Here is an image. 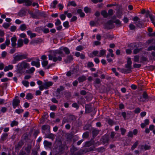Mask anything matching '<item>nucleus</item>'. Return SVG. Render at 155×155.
Returning <instances> with one entry per match:
<instances>
[{"label": "nucleus", "mask_w": 155, "mask_h": 155, "mask_svg": "<svg viewBox=\"0 0 155 155\" xmlns=\"http://www.w3.org/2000/svg\"><path fill=\"white\" fill-rule=\"evenodd\" d=\"M26 153L22 150H21L17 155H26Z\"/></svg>", "instance_id": "obj_58"}, {"label": "nucleus", "mask_w": 155, "mask_h": 155, "mask_svg": "<svg viewBox=\"0 0 155 155\" xmlns=\"http://www.w3.org/2000/svg\"><path fill=\"white\" fill-rule=\"evenodd\" d=\"M141 66L140 64H135L134 65V67L136 68H139Z\"/></svg>", "instance_id": "obj_62"}, {"label": "nucleus", "mask_w": 155, "mask_h": 155, "mask_svg": "<svg viewBox=\"0 0 155 155\" xmlns=\"http://www.w3.org/2000/svg\"><path fill=\"white\" fill-rule=\"evenodd\" d=\"M57 107L56 105H51L50 107V109L53 111H54L57 109Z\"/></svg>", "instance_id": "obj_46"}, {"label": "nucleus", "mask_w": 155, "mask_h": 155, "mask_svg": "<svg viewBox=\"0 0 155 155\" xmlns=\"http://www.w3.org/2000/svg\"><path fill=\"white\" fill-rule=\"evenodd\" d=\"M145 16L146 18H148L149 17L151 20L152 22L153 25L155 27V16H153L152 14H150V12L148 10H147L146 12Z\"/></svg>", "instance_id": "obj_6"}, {"label": "nucleus", "mask_w": 155, "mask_h": 155, "mask_svg": "<svg viewBox=\"0 0 155 155\" xmlns=\"http://www.w3.org/2000/svg\"><path fill=\"white\" fill-rule=\"evenodd\" d=\"M21 140H23L27 141L28 140V135L27 133H26L23 134L21 137Z\"/></svg>", "instance_id": "obj_20"}, {"label": "nucleus", "mask_w": 155, "mask_h": 155, "mask_svg": "<svg viewBox=\"0 0 155 155\" xmlns=\"http://www.w3.org/2000/svg\"><path fill=\"white\" fill-rule=\"evenodd\" d=\"M19 28L21 31H24L26 29L27 27L25 24H23L20 26Z\"/></svg>", "instance_id": "obj_30"}, {"label": "nucleus", "mask_w": 155, "mask_h": 155, "mask_svg": "<svg viewBox=\"0 0 155 155\" xmlns=\"http://www.w3.org/2000/svg\"><path fill=\"white\" fill-rule=\"evenodd\" d=\"M152 50L155 51V45L150 46L148 48V51H151Z\"/></svg>", "instance_id": "obj_54"}, {"label": "nucleus", "mask_w": 155, "mask_h": 155, "mask_svg": "<svg viewBox=\"0 0 155 155\" xmlns=\"http://www.w3.org/2000/svg\"><path fill=\"white\" fill-rule=\"evenodd\" d=\"M33 98V96L31 93H28L26 96V98L28 100H31Z\"/></svg>", "instance_id": "obj_26"}, {"label": "nucleus", "mask_w": 155, "mask_h": 155, "mask_svg": "<svg viewBox=\"0 0 155 155\" xmlns=\"http://www.w3.org/2000/svg\"><path fill=\"white\" fill-rule=\"evenodd\" d=\"M70 5H71L73 6H76V4L74 2L72 1L69 2L67 6H68Z\"/></svg>", "instance_id": "obj_38"}, {"label": "nucleus", "mask_w": 155, "mask_h": 155, "mask_svg": "<svg viewBox=\"0 0 155 155\" xmlns=\"http://www.w3.org/2000/svg\"><path fill=\"white\" fill-rule=\"evenodd\" d=\"M7 54V53L5 51H3L2 53L1 56L2 58H5L6 57Z\"/></svg>", "instance_id": "obj_59"}, {"label": "nucleus", "mask_w": 155, "mask_h": 155, "mask_svg": "<svg viewBox=\"0 0 155 155\" xmlns=\"http://www.w3.org/2000/svg\"><path fill=\"white\" fill-rule=\"evenodd\" d=\"M64 87L62 86H60L59 88L57 89L56 92L60 94L61 91L64 90Z\"/></svg>", "instance_id": "obj_29"}, {"label": "nucleus", "mask_w": 155, "mask_h": 155, "mask_svg": "<svg viewBox=\"0 0 155 155\" xmlns=\"http://www.w3.org/2000/svg\"><path fill=\"white\" fill-rule=\"evenodd\" d=\"M114 23H116L118 25H119L120 26L121 25V23L119 20L117 19L115 21H113Z\"/></svg>", "instance_id": "obj_60"}, {"label": "nucleus", "mask_w": 155, "mask_h": 155, "mask_svg": "<svg viewBox=\"0 0 155 155\" xmlns=\"http://www.w3.org/2000/svg\"><path fill=\"white\" fill-rule=\"evenodd\" d=\"M138 144V141H136L132 146L131 147V150H134L137 147Z\"/></svg>", "instance_id": "obj_34"}, {"label": "nucleus", "mask_w": 155, "mask_h": 155, "mask_svg": "<svg viewBox=\"0 0 155 155\" xmlns=\"http://www.w3.org/2000/svg\"><path fill=\"white\" fill-rule=\"evenodd\" d=\"M16 27L15 26H12L10 27V30L12 32H14L16 29Z\"/></svg>", "instance_id": "obj_53"}, {"label": "nucleus", "mask_w": 155, "mask_h": 155, "mask_svg": "<svg viewBox=\"0 0 155 155\" xmlns=\"http://www.w3.org/2000/svg\"><path fill=\"white\" fill-rule=\"evenodd\" d=\"M10 26V24L7 23H4L3 25V26L5 28H7Z\"/></svg>", "instance_id": "obj_45"}, {"label": "nucleus", "mask_w": 155, "mask_h": 155, "mask_svg": "<svg viewBox=\"0 0 155 155\" xmlns=\"http://www.w3.org/2000/svg\"><path fill=\"white\" fill-rule=\"evenodd\" d=\"M31 15L32 18H37V16L36 15L34 14L32 12H28Z\"/></svg>", "instance_id": "obj_40"}, {"label": "nucleus", "mask_w": 155, "mask_h": 155, "mask_svg": "<svg viewBox=\"0 0 155 155\" xmlns=\"http://www.w3.org/2000/svg\"><path fill=\"white\" fill-rule=\"evenodd\" d=\"M63 26L66 28H68L69 27V22L68 21H67L63 23Z\"/></svg>", "instance_id": "obj_44"}, {"label": "nucleus", "mask_w": 155, "mask_h": 155, "mask_svg": "<svg viewBox=\"0 0 155 155\" xmlns=\"http://www.w3.org/2000/svg\"><path fill=\"white\" fill-rule=\"evenodd\" d=\"M23 45V40L21 39H19L18 41L17 48H21Z\"/></svg>", "instance_id": "obj_15"}, {"label": "nucleus", "mask_w": 155, "mask_h": 155, "mask_svg": "<svg viewBox=\"0 0 155 155\" xmlns=\"http://www.w3.org/2000/svg\"><path fill=\"white\" fill-rule=\"evenodd\" d=\"M18 122L16 120H13L11 123V126L12 127L14 126H16L18 124Z\"/></svg>", "instance_id": "obj_32"}, {"label": "nucleus", "mask_w": 155, "mask_h": 155, "mask_svg": "<svg viewBox=\"0 0 155 155\" xmlns=\"http://www.w3.org/2000/svg\"><path fill=\"white\" fill-rule=\"evenodd\" d=\"M32 155H38V152L36 150H33L31 153Z\"/></svg>", "instance_id": "obj_64"}, {"label": "nucleus", "mask_w": 155, "mask_h": 155, "mask_svg": "<svg viewBox=\"0 0 155 155\" xmlns=\"http://www.w3.org/2000/svg\"><path fill=\"white\" fill-rule=\"evenodd\" d=\"M139 56L138 55H135L134 57V60L135 62H138L139 60Z\"/></svg>", "instance_id": "obj_41"}, {"label": "nucleus", "mask_w": 155, "mask_h": 155, "mask_svg": "<svg viewBox=\"0 0 155 155\" xmlns=\"http://www.w3.org/2000/svg\"><path fill=\"white\" fill-rule=\"evenodd\" d=\"M26 12L24 9L21 10L18 13V15L21 17L24 16L25 15Z\"/></svg>", "instance_id": "obj_24"}, {"label": "nucleus", "mask_w": 155, "mask_h": 155, "mask_svg": "<svg viewBox=\"0 0 155 155\" xmlns=\"http://www.w3.org/2000/svg\"><path fill=\"white\" fill-rule=\"evenodd\" d=\"M99 132L100 131L96 129H93L92 131L93 137H96L99 134Z\"/></svg>", "instance_id": "obj_13"}, {"label": "nucleus", "mask_w": 155, "mask_h": 155, "mask_svg": "<svg viewBox=\"0 0 155 155\" xmlns=\"http://www.w3.org/2000/svg\"><path fill=\"white\" fill-rule=\"evenodd\" d=\"M140 112V109L139 107L136 108L134 111V112L136 114H138Z\"/></svg>", "instance_id": "obj_63"}, {"label": "nucleus", "mask_w": 155, "mask_h": 155, "mask_svg": "<svg viewBox=\"0 0 155 155\" xmlns=\"http://www.w3.org/2000/svg\"><path fill=\"white\" fill-rule=\"evenodd\" d=\"M132 63L131 58H128L127 60V63L125 65V67L126 69L122 68L121 69V72L125 74L130 73L132 71L131 70Z\"/></svg>", "instance_id": "obj_2"}, {"label": "nucleus", "mask_w": 155, "mask_h": 155, "mask_svg": "<svg viewBox=\"0 0 155 155\" xmlns=\"http://www.w3.org/2000/svg\"><path fill=\"white\" fill-rule=\"evenodd\" d=\"M101 140L104 143H108L109 139L108 136L104 135L102 137Z\"/></svg>", "instance_id": "obj_11"}, {"label": "nucleus", "mask_w": 155, "mask_h": 155, "mask_svg": "<svg viewBox=\"0 0 155 155\" xmlns=\"http://www.w3.org/2000/svg\"><path fill=\"white\" fill-rule=\"evenodd\" d=\"M94 66V64L92 62H89L87 64V67L89 68H92Z\"/></svg>", "instance_id": "obj_51"}, {"label": "nucleus", "mask_w": 155, "mask_h": 155, "mask_svg": "<svg viewBox=\"0 0 155 155\" xmlns=\"http://www.w3.org/2000/svg\"><path fill=\"white\" fill-rule=\"evenodd\" d=\"M28 54L26 53L24 54H18L16 55H14L13 60V63L15 64L16 61H19L21 60L26 59L28 58Z\"/></svg>", "instance_id": "obj_3"}, {"label": "nucleus", "mask_w": 155, "mask_h": 155, "mask_svg": "<svg viewBox=\"0 0 155 155\" xmlns=\"http://www.w3.org/2000/svg\"><path fill=\"white\" fill-rule=\"evenodd\" d=\"M48 64V61H44L42 62V64L43 67L46 66Z\"/></svg>", "instance_id": "obj_47"}, {"label": "nucleus", "mask_w": 155, "mask_h": 155, "mask_svg": "<svg viewBox=\"0 0 155 155\" xmlns=\"http://www.w3.org/2000/svg\"><path fill=\"white\" fill-rule=\"evenodd\" d=\"M66 146L65 145H61L59 147V150L61 152L64 151ZM66 149H68V147L67 146H66Z\"/></svg>", "instance_id": "obj_36"}, {"label": "nucleus", "mask_w": 155, "mask_h": 155, "mask_svg": "<svg viewBox=\"0 0 155 155\" xmlns=\"http://www.w3.org/2000/svg\"><path fill=\"white\" fill-rule=\"evenodd\" d=\"M61 24V22L60 20L58 19H57V20L55 22V25L56 26H58L60 25Z\"/></svg>", "instance_id": "obj_50"}, {"label": "nucleus", "mask_w": 155, "mask_h": 155, "mask_svg": "<svg viewBox=\"0 0 155 155\" xmlns=\"http://www.w3.org/2000/svg\"><path fill=\"white\" fill-rule=\"evenodd\" d=\"M45 135V138L51 139L52 140H54L55 137V135L50 133L46 134Z\"/></svg>", "instance_id": "obj_8"}, {"label": "nucleus", "mask_w": 155, "mask_h": 155, "mask_svg": "<svg viewBox=\"0 0 155 155\" xmlns=\"http://www.w3.org/2000/svg\"><path fill=\"white\" fill-rule=\"evenodd\" d=\"M22 83L23 85L26 87H28L29 86V83L28 81H22Z\"/></svg>", "instance_id": "obj_39"}, {"label": "nucleus", "mask_w": 155, "mask_h": 155, "mask_svg": "<svg viewBox=\"0 0 155 155\" xmlns=\"http://www.w3.org/2000/svg\"><path fill=\"white\" fill-rule=\"evenodd\" d=\"M13 68V66L12 65H9L8 66H6L4 69V71L5 72L8 71L12 69Z\"/></svg>", "instance_id": "obj_23"}, {"label": "nucleus", "mask_w": 155, "mask_h": 155, "mask_svg": "<svg viewBox=\"0 0 155 155\" xmlns=\"http://www.w3.org/2000/svg\"><path fill=\"white\" fill-rule=\"evenodd\" d=\"M77 150V149L74 146H73L71 149L70 152L71 154L72 155L73 154L74 152Z\"/></svg>", "instance_id": "obj_33"}, {"label": "nucleus", "mask_w": 155, "mask_h": 155, "mask_svg": "<svg viewBox=\"0 0 155 155\" xmlns=\"http://www.w3.org/2000/svg\"><path fill=\"white\" fill-rule=\"evenodd\" d=\"M12 42V46L13 47H15L16 45V42L17 40L15 36L12 37L11 39Z\"/></svg>", "instance_id": "obj_9"}, {"label": "nucleus", "mask_w": 155, "mask_h": 155, "mask_svg": "<svg viewBox=\"0 0 155 155\" xmlns=\"http://www.w3.org/2000/svg\"><path fill=\"white\" fill-rule=\"evenodd\" d=\"M44 144L45 147H50L52 145V143L51 142H49L46 140H45L44 141Z\"/></svg>", "instance_id": "obj_16"}, {"label": "nucleus", "mask_w": 155, "mask_h": 155, "mask_svg": "<svg viewBox=\"0 0 155 155\" xmlns=\"http://www.w3.org/2000/svg\"><path fill=\"white\" fill-rule=\"evenodd\" d=\"M4 43L5 44V45L6 46H8L10 43V40L8 39L7 38Z\"/></svg>", "instance_id": "obj_56"}, {"label": "nucleus", "mask_w": 155, "mask_h": 155, "mask_svg": "<svg viewBox=\"0 0 155 155\" xmlns=\"http://www.w3.org/2000/svg\"><path fill=\"white\" fill-rule=\"evenodd\" d=\"M20 101L18 99H14L13 101L12 105L14 109L15 108L18 106L19 105Z\"/></svg>", "instance_id": "obj_7"}, {"label": "nucleus", "mask_w": 155, "mask_h": 155, "mask_svg": "<svg viewBox=\"0 0 155 155\" xmlns=\"http://www.w3.org/2000/svg\"><path fill=\"white\" fill-rule=\"evenodd\" d=\"M64 13L65 15H67V17L68 18H71L72 16L71 14L70 13H68L67 11H64Z\"/></svg>", "instance_id": "obj_43"}, {"label": "nucleus", "mask_w": 155, "mask_h": 155, "mask_svg": "<svg viewBox=\"0 0 155 155\" xmlns=\"http://www.w3.org/2000/svg\"><path fill=\"white\" fill-rule=\"evenodd\" d=\"M37 61H33L31 62V64L32 66H35L37 67L38 68L40 66V64L39 62V60L38 58L37 59Z\"/></svg>", "instance_id": "obj_12"}, {"label": "nucleus", "mask_w": 155, "mask_h": 155, "mask_svg": "<svg viewBox=\"0 0 155 155\" xmlns=\"http://www.w3.org/2000/svg\"><path fill=\"white\" fill-rule=\"evenodd\" d=\"M101 81L99 78H96L95 80L94 81V83L95 84H99L101 83Z\"/></svg>", "instance_id": "obj_57"}, {"label": "nucleus", "mask_w": 155, "mask_h": 155, "mask_svg": "<svg viewBox=\"0 0 155 155\" xmlns=\"http://www.w3.org/2000/svg\"><path fill=\"white\" fill-rule=\"evenodd\" d=\"M63 50L65 52V53L67 54H68L70 53V51L69 49L67 47H64L63 48Z\"/></svg>", "instance_id": "obj_35"}, {"label": "nucleus", "mask_w": 155, "mask_h": 155, "mask_svg": "<svg viewBox=\"0 0 155 155\" xmlns=\"http://www.w3.org/2000/svg\"><path fill=\"white\" fill-rule=\"evenodd\" d=\"M24 143L22 140H21L19 141L16 147V148L18 149H19L24 144Z\"/></svg>", "instance_id": "obj_21"}, {"label": "nucleus", "mask_w": 155, "mask_h": 155, "mask_svg": "<svg viewBox=\"0 0 155 155\" xmlns=\"http://www.w3.org/2000/svg\"><path fill=\"white\" fill-rule=\"evenodd\" d=\"M24 111V110L20 108L16 109L15 110V112L17 113L18 114L22 113Z\"/></svg>", "instance_id": "obj_37"}, {"label": "nucleus", "mask_w": 155, "mask_h": 155, "mask_svg": "<svg viewBox=\"0 0 155 155\" xmlns=\"http://www.w3.org/2000/svg\"><path fill=\"white\" fill-rule=\"evenodd\" d=\"M64 54L63 52L60 50H56L54 51L53 53L48 55L49 60H52L54 62H56L57 61H61L62 60V57H64Z\"/></svg>", "instance_id": "obj_1"}, {"label": "nucleus", "mask_w": 155, "mask_h": 155, "mask_svg": "<svg viewBox=\"0 0 155 155\" xmlns=\"http://www.w3.org/2000/svg\"><path fill=\"white\" fill-rule=\"evenodd\" d=\"M73 59V56L71 55H70L68 57L67 59L64 60V61L66 63H69L71 61H72Z\"/></svg>", "instance_id": "obj_25"}, {"label": "nucleus", "mask_w": 155, "mask_h": 155, "mask_svg": "<svg viewBox=\"0 0 155 155\" xmlns=\"http://www.w3.org/2000/svg\"><path fill=\"white\" fill-rule=\"evenodd\" d=\"M101 15L103 16L104 18H107L108 17V14L107 12L105 10L102 11L101 12Z\"/></svg>", "instance_id": "obj_31"}, {"label": "nucleus", "mask_w": 155, "mask_h": 155, "mask_svg": "<svg viewBox=\"0 0 155 155\" xmlns=\"http://www.w3.org/2000/svg\"><path fill=\"white\" fill-rule=\"evenodd\" d=\"M151 149V147L150 145H142L141 146V149L142 150H143L144 149V150H149Z\"/></svg>", "instance_id": "obj_22"}, {"label": "nucleus", "mask_w": 155, "mask_h": 155, "mask_svg": "<svg viewBox=\"0 0 155 155\" xmlns=\"http://www.w3.org/2000/svg\"><path fill=\"white\" fill-rule=\"evenodd\" d=\"M31 148V144H28L25 149V150L28 153H30Z\"/></svg>", "instance_id": "obj_17"}, {"label": "nucleus", "mask_w": 155, "mask_h": 155, "mask_svg": "<svg viewBox=\"0 0 155 155\" xmlns=\"http://www.w3.org/2000/svg\"><path fill=\"white\" fill-rule=\"evenodd\" d=\"M113 10L112 9H109L108 11V15H113Z\"/></svg>", "instance_id": "obj_61"}, {"label": "nucleus", "mask_w": 155, "mask_h": 155, "mask_svg": "<svg viewBox=\"0 0 155 155\" xmlns=\"http://www.w3.org/2000/svg\"><path fill=\"white\" fill-rule=\"evenodd\" d=\"M18 69L19 71L25 69H28L30 68V64L23 61L20 63H19L17 65Z\"/></svg>", "instance_id": "obj_4"}, {"label": "nucleus", "mask_w": 155, "mask_h": 155, "mask_svg": "<svg viewBox=\"0 0 155 155\" xmlns=\"http://www.w3.org/2000/svg\"><path fill=\"white\" fill-rule=\"evenodd\" d=\"M142 97L144 98V99H145L146 101H149V98H150V97L148 96L146 92H143L142 94Z\"/></svg>", "instance_id": "obj_18"}, {"label": "nucleus", "mask_w": 155, "mask_h": 155, "mask_svg": "<svg viewBox=\"0 0 155 155\" xmlns=\"http://www.w3.org/2000/svg\"><path fill=\"white\" fill-rule=\"evenodd\" d=\"M83 137L84 138H87L89 136V132H86L84 133L83 135Z\"/></svg>", "instance_id": "obj_55"}, {"label": "nucleus", "mask_w": 155, "mask_h": 155, "mask_svg": "<svg viewBox=\"0 0 155 155\" xmlns=\"http://www.w3.org/2000/svg\"><path fill=\"white\" fill-rule=\"evenodd\" d=\"M40 132L39 130H36L33 134V135L35 138H36L37 135H38V134Z\"/></svg>", "instance_id": "obj_49"}, {"label": "nucleus", "mask_w": 155, "mask_h": 155, "mask_svg": "<svg viewBox=\"0 0 155 155\" xmlns=\"http://www.w3.org/2000/svg\"><path fill=\"white\" fill-rule=\"evenodd\" d=\"M92 145V143L90 141H87L85 143V146L89 147Z\"/></svg>", "instance_id": "obj_48"}, {"label": "nucleus", "mask_w": 155, "mask_h": 155, "mask_svg": "<svg viewBox=\"0 0 155 155\" xmlns=\"http://www.w3.org/2000/svg\"><path fill=\"white\" fill-rule=\"evenodd\" d=\"M140 50V49L139 48L135 49L133 51L134 54H137L139 53Z\"/></svg>", "instance_id": "obj_52"}, {"label": "nucleus", "mask_w": 155, "mask_h": 155, "mask_svg": "<svg viewBox=\"0 0 155 155\" xmlns=\"http://www.w3.org/2000/svg\"><path fill=\"white\" fill-rule=\"evenodd\" d=\"M8 134L7 133L3 134H2L1 139H0V142L3 143L7 138Z\"/></svg>", "instance_id": "obj_10"}, {"label": "nucleus", "mask_w": 155, "mask_h": 155, "mask_svg": "<svg viewBox=\"0 0 155 155\" xmlns=\"http://www.w3.org/2000/svg\"><path fill=\"white\" fill-rule=\"evenodd\" d=\"M120 130L121 132V134L123 135H124L126 132V130L123 128H121Z\"/></svg>", "instance_id": "obj_42"}, {"label": "nucleus", "mask_w": 155, "mask_h": 155, "mask_svg": "<svg viewBox=\"0 0 155 155\" xmlns=\"http://www.w3.org/2000/svg\"><path fill=\"white\" fill-rule=\"evenodd\" d=\"M113 21L112 20H109L107 22V24L111 26L110 27H109V29H111L114 28V25H113Z\"/></svg>", "instance_id": "obj_27"}, {"label": "nucleus", "mask_w": 155, "mask_h": 155, "mask_svg": "<svg viewBox=\"0 0 155 155\" xmlns=\"http://www.w3.org/2000/svg\"><path fill=\"white\" fill-rule=\"evenodd\" d=\"M106 52V51L105 50H101L100 51V54L97 56L98 57H101L104 55Z\"/></svg>", "instance_id": "obj_28"}, {"label": "nucleus", "mask_w": 155, "mask_h": 155, "mask_svg": "<svg viewBox=\"0 0 155 155\" xmlns=\"http://www.w3.org/2000/svg\"><path fill=\"white\" fill-rule=\"evenodd\" d=\"M53 84V83L51 81H49L47 82H45L44 84L45 86V89H47L48 88L52 86Z\"/></svg>", "instance_id": "obj_14"}, {"label": "nucleus", "mask_w": 155, "mask_h": 155, "mask_svg": "<svg viewBox=\"0 0 155 155\" xmlns=\"http://www.w3.org/2000/svg\"><path fill=\"white\" fill-rule=\"evenodd\" d=\"M50 127L47 125H44L41 127V131L42 133L45 135L46 134H48L50 132Z\"/></svg>", "instance_id": "obj_5"}, {"label": "nucleus", "mask_w": 155, "mask_h": 155, "mask_svg": "<svg viewBox=\"0 0 155 155\" xmlns=\"http://www.w3.org/2000/svg\"><path fill=\"white\" fill-rule=\"evenodd\" d=\"M86 80V77L84 75H82L78 78V80L79 83L82 82Z\"/></svg>", "instance_id": "obj_19"}]
</instances>
